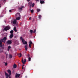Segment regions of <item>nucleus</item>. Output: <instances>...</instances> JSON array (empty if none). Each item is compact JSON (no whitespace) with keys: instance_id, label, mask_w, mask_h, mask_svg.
Wrapping results in <instances>:
<instances>
[{"instance_id":"nucleus-7","label":"nucleus","mask_w":78,"mask_h":78,"mask_svg":"<svg viewBox=\"0 0 78 78\" xmlns=\"http://www.w3.org/2000/svg\"><path fill=\"white\" fill-rule=\"evenodd\" d=\"M5 75L6 76V78H8V77H9V75H8V73H6V72H5Z\"/></svg>"},{"instance_id":"nucleus-31","label":"nucleus","mask_w":78,"mask_h":78,"mask_svg":"<svg viewBox=\"0 0 78 78\" xmlns=\"http://www.w3.org/2000/svg\"><path fill=\"white\" fill-rule=\"evenodd\" d=\"M34 4L33 3L32 4V8H33V7H34Z\"/></svg>"},{"instance_id":"nucleus-38","label":"nucleus","mask_w":78,"mask_h":78,"mask_svg":"<svg viewBox=\"0 0 78 78\" xmlns=\"http://www.w3.org/2000/svg\"><path fill=\"white\" fill-rule=\"evenodd\" d=\"M22 69H23V66L22 67Z\"/></svg>"},{"instance_id":"nucleus-40","label":"nucleus","mask_w":78,"mask_h":78,"mask_svg":"<svg viewBox=\"0 0 78 78\" xmlns=\"http://www.w3.org/2000/svg\"><path fill=\"white\" fill-rule=\"evenodd\" d=\"M9 78H11L10 76H9Z\"/></svg>"},{"instance_id":"nucleus-32","label":"nucleus","mask_w":78,"mask_h":78,"mask_svg":"<svg viewBox=\"0 0 78 78\" xmlns=\"http://www.w3.org/2000/svg\"><path fill=\"white\" fill-rule=\"evenodd\" d=\"M29 47H30V48H31V44H29Z\"/></svg>"},{"instance_id":"nucleus-39","label":"nucleus","mask_w":78,"mask_h":78,"mask_svg":"<svg viewBox=\"0 0 78 78\" xmlns=\"http://www.w3.org/2000/svg\"><path fill=\"white\" fill-rule=\"evenodd\" d=\"M30 0H27V1H28V2H29V1H30Z\"/></svg>"},{"instance_id":"nucleus-33","label":"nucleus","mask_w":78,"mask_h":78,"mask_svg":"<svg viewBox=\"0 0 78 78\" xmlns=\"http://www.w3.org/2000/svg\"><path fill=\"white\" fill-rule=\"evenodd\" d=\"M27 56L28 57H30V55L29 54H28L27 55Z\"/></svg>"},{"instance_id":"nucleus-21","label":"nucleus","mask_w":78,"mask_h":78,"mask_svg":"<svg viewBox=\"0 0 78 78\" xmlns=\"http://www.w3.org/2000/svg\"><path fill=\"white\" fill-rule=\"evenodd\" d=\"M7 39V38L6 37H4L3 40V41H6V40Z\"/></svg>"},{"instance_id":"nucleus-23","label":"nucleus","mask_w":78,"mask_h":78,"mask_svg":"<svg viewBox=\"0 0 78 78\" xmlns=\"http://www.w3.org/2000/svg\"><path fill=\"white\" fill-rule=\"evenodd\" d=\"M22 10V7H21L19 9V11Z\"/></svg>"},{"instance_id":"nucleus-14","label":"nucleus","mask_w":78,"mask_h":78,"mask_svg":"<svg viewBox=\"0 0 78 78\" xmlns=\"http://www.w3.org/2000/svg\"><path fill=\"white\" fill-rule=\"evenodd\" d=\"M40 3L41 4L44 3V1L43 0H40Z\"/></svg>"},{"instance_id":"nucleus-35","label":"nucleus","mask_w":78,"mask_h":78,"mask_svg":"<svg viewBox=\"0 0 78 78\" xmlns=\"http://www.w3.org/2000/svg\"><path fill=\"white\" fill-rule=\"evenodd\" d=\"M29 20H31V18L30 17L29 18Z\"/></svg>"},{"instance_id":"nucleus-8","label":"nucleus","mask_w":78,"mask_h":78,"mask_svg":"<svg viewBox=\"0 0 78 78\" xmlns=\"http://www.w3.org/2000/svg\"><path fill=\"white\" fill-rule=\"evenodd\" d=\"M20 76V74H16L15 75L16 78H18V77H19Z\"/></svg>"},{"instance_id":"nucleus-24","label":"nucleus","mask_w":78,"mask_h":78,"mask_svg":"<svg viewBox=\"0 0 78 78\" xmlns=\"http://www.w3.org/2000/svg\"><path fill=\"white\" fill-rule=\"evenodd\" d=\"M30 11L31 13H33V12L34 11V10H33V9L30 10Z\"/></svg>"},{"instance_id":"nucleus-30","label":"nucleus","mask_w":78,"mask_h":78,"mask_svg":"<svg viewBox=\"0 0 78 78\" xmlns=\"http://www.w3.org/2000/svg\"><path fill=\"white\" fill-rule=\"evenodd\" d=\"M36 30L35 29L34 31V33H36Z\"/></svg>"},{"instance_id":"nucleus-26","label":"nucleus","mask_w":78,"mask_h":78,"mask_svg":"<svg viewBox=\"0 0 78 78\" xmlns=\"http://www.w3.org/2000/svg\"><path fill=\"white\" fill-rule=\"evenodd\" d=\"M12 55H9V58H12Z\"/></svg>"},{"instance_id":"nucleus-34","label":"nucleus","mask_w":78,"mask_h":78,"mask_svg":"<svg viewBox=\"0 0 78 78\" xmlns=\"http://www.w3.org/2000/svg\"><path fill=\"white\" fill-rule=\"evenodd\" d=\"M5 66H7V63H5Z\"/></svg>"},{"instance_id":"nucleus-12","label":"nucleus","mask_w":78,"mask_h":78,"mask_svg":"<svg viewBox=\"0 0 78 78\" xmlns=\"http://www.w3.org/2000/svg\"><path fill=\"white\" fill-rule=\"evenodd\" d=\"M25 48L26 50V51H27V50L28 49V45H26L25 46Z\"/></svg>"},{"instance_id":"nucleus-37","label":"nucleus","mask_w":78,"mask_h":78,"mask_svg":"<svg viewBox=\"0 0 78 78\" xmlns=\"http://www.w3.org/2000/svg\"><path fill=\"white\" fill-rule=\"evenodd\" d=\"M9 12H11V10H9Z\"/></svg>"},{"instance_id":"nucleus-36","label":"nucleus","mask_w":78,"mask_h":78,"mask_svg":"<svg viewBox=\"0 0 78 78\" xmlns=\"http://www.w3.org/2000/svg\"><path fill=\"white\" fill-rule=\"evenodd\" d=\"M5 41H3V42H4V43H5Z\"/></svg>"},{"instance_id":"nucleus-5","label":"nucleus","mask_w":78,"mask_h":78,"mask_svg":"<svg viewBox=\"0 0 78 78\" xmlns=\"http://www.w3.org/2000/svg\"><path fill=\"white\" fill-rule=\"evenodd\" d=\"M32 5V2H29L28 3V6H30V8H31Z\"/></svg>"},{"instance_id":"nucleus-25","label":"nucleus","mask_w":78,"mask_h":78,"mask_svg":"<svg viewBox=\"0 0 78 78\" xmlns=\"http://www.w3.org/2000/svg\"><path fill=\"white\" fill-rule=\"evenodd\" d=\"M41 15H39V16H38V18H39V19H41Z\"/></svg>"},{"instance_id":"nucleus-13","label":"nucleus","mask_w":78,"mask_h":78,"mask_svg":"<svg viewBox=\"0 0 78 78\" xmlns=\"http://www.w3.org/2000/svg\"><path fill=\"white\" fill-rule=\"evenodd\" d=\"M16 20H19L20 19V17H17L16 18Z\"/></svg>"},{"instance_id":"nucleus-22","label":"nucleus","mask_w":78,"mask_h":78,"mask_svg":"<svg viewBox=\"0 0 78 78\" xmlns=\"http://www.w3.org/2000/svg\"><path fill=\"white\" fill-rule=\"evenodd\" d=\"M18 56L19 57H21V56H22V54H18Z\"/></svg>"},{"instance_id":"nucleus-9","label":"nucleus","mask_w":78,"mask_h":78,"mask_svg":"<svg viewBox=\"0 0 78 78\" xmlns=\"http://www.w3.org/2000/svg\"><path fill=\"white\" fill-rule=\"evenodd\" d=\"M7 71L9 73V75L10 76V75H11V70H8Z\"/></svg>"},{"instance_id":"nucleus-18","label":"nucleus","mask_w":78,"mask_h":78,"mask_svg":"<svg viewBox=\"0 0 78 78\" xmlns=\"http://www.w3.org/2000/svg\"><path fill=\"white\" fill-rule=\"evenodd\" d=\"M30 31L31 34H32V33H33V30H30Z\"/></svg>"},{"instance_id":"nucleus-42","label":"nucleus","mask_w":78,"mask_h":78,"mask_svg":"<svg viewBox=\"0 0 78 78\" xmlns=\"http://www.w3.org/2000/svg\"><path fill=\"white\" fill-rule=\"evenodd\" d=\"M0 7H1V6L0 5Z\"/></svg>"},{"instance_id":"nucleus-11","label":"nucleus","mask_w":78,"mask_h":78,"mask_svg":"<svg viewBox=\"0 0 78 78\" xmlns=\"http://www.w3.org/2000/svg\"><path fill=\"white\" fill-rule=\"evenodd\" d=\"M13 36H14V35L13 34H11L9 36V37L11 39V38H12V37H13Z\"/></svg>"},{"instance_id":"nucleus-28","label":"nucleus","mask_w":78,"mask_h":78,"mask_svg":"<svg viewBox=\"0 0 78 78\" xmlns=\"http://www.w3.org/2000/svg\"><path fill=\"white\" fill-rule=\"evenodd\" d=\"M10 33H11V34H12V33H13V30H11L10 31Z\"/></svg>"},{"instance_id":"nucleus-16","label":"nucleus","mask_w":78,"mask_h":78,"mask_svg":"<svg viewBox=\"0 0 78 78\" xmlns=\"http://www.w3.org/2000/svg\"><path fill=\"white\" fill-rule=\"evenodd\" d=\"M13 30L15 32H17V29H16V27H14V28H13Z\"/></svg>"},{"instance_id":"nucleus-6","label":"nucleus","mask_w":78,"mask_h":78,"mask_svg":"<svg viewBox=\"0 0 78 78\" xmlns=\"http://www.w3.org/2000/svg\"><path fill=\"white\" fill-rule=\"evenodd\" d=\"M3 39H2L0 40V46L1 47H2V43H3Z\"/></svg>"},{"instance_id":"nucleus-3","label":"nucleus","mask_w":78,"mask_h":78,"mask_svg":"<svg viewBox=\"0 0 78 78\" xmlns=\"http://www.w3.org/2000/svg\"><path fill=\"white\" fill-rule=\"evenodd\" d=\"M12 43V40H8L6 42L7 44L10 45V44H11Z\"/></svg>"},{"instance_id":"nucleus-1","label":"nucleus","mask_w":78,"mask_h":78,"mask_svg":"<svg viewBox=\"0 0 78 78\" xmlns=\"http://www.w3.org/2000/svg\"><path fill=\"white\" fill-rule=\"evenodd\" d=\"M20 39L22 41V42H23V44H27V42L25 41V40L23 39V38H22V37H20Z\"/></svg>"},{"instance_id":"nucleus-41","label":"nucleus","mask_w":78,"mask_h":78,"mask_svg":"<svg viewBox=\"0 0 78 78\" xmlns=\"http://www.w3.org/2000/svg\"><path fill=\"white\" fill-rule=\"evenodd\" d=\"M23 66H24V65H23Z\"/></svg>"},{"instance_id":"nucleus-20","label":"nucleus","mask_w":78,"mask_h":78,"mask_svg":"<svg viewBox=\"0 0 78 78\" xmlns=\"http://www.w3.org/2000/svg\"><path fill=\"white\" fill-rule=\"evenodd\" d=\"M37 12H39L40 11H41V9H37Z\"/></svg>"},{"instance_id":"nucleus-2","label":"nucleus","mask_w":78,"mask_h":78,"mask_svg":"<svg viewBox=\"0 0 78 78\" xmlns=\"http://www.w3.org/2000/svg\"><path fill=\"white\" fill-rule=\"evenodd\" d=\"M10 29V27L8 26H6L4 29V30L5 31H7V30H9Z\"/></svg>"},{"instance_id":"nucleus-15","label":"nucleus","mask_w":78,"mask_h":78,"mask_svg":"<svg viewBox=\"0 0 78 78\" xmlns=\"http://www.w3.org/2000/svg\"><path fill=\"white\" fill-rule=\"evenodd\" d=\"M16 20H15L13 21V24H16Z\"/></svg>"},{"instance_id":"nucleus-29","label":"nucleus","mask_w":78,"mask_h":78,"mask_svg":"<svg viewBox=\"0 0 78 78\" xmlns=\"http://www.w3.org/2000/svg\"><path fill=\"white\" fill-rule=\"evenodd\" d=\"M28 60L29 61H31V58L30 57L29 58Z\"/></svg>"},{"instance_id":"nucleus-19","label":"nucleus","mask_w":78,"mask_h":78,"mask_svg":"<svg viewBox=\"0 0 78 78\" xmlns=\"http://www.w3.org/2000/svg\"><path fill=\"white\" fill-rule=\"evenodd\" d=\"M11 47H10V46H9L8 47V51H9V50L10 48H11Z\"/></svg>"},{"instance_id":"nucleus-27","label":"nucleus","mask_w":78,"mask_h":78,"mask_svg":"<svg viewBox=\"0 0 78 78\" xmlns=\"http://www.w3.org/2000/svg\"><path fill=\"white\" fill-rule=\"evenodd\" d=\"M33 44V43H32V42L30 41L29 44H30V45H31V44Z\"/></svg>"},{"instance_id":"nucleus-4","label":"nucleus","mask_w":78,"mask_h":78,"mask_svg":"<svg viewBox=\"0 0 78 78\" xmlns=\"http://www.w3.org/2000/svg\"><path fill=\"white\" fill-rule=\"evenodd\" d=\"M15 16L17 17H20V14L19 13H17L16 15Z\"/></svg>"},{"instance_id":"nucleus-10","label":"nucleus","mask_w":78,"mask_h":78,"mask_svg":"<svg viewBox=\"0 0 78 78\" xmlns=\"http://www.w3.org/2000/svg\"><path fill=\"white\" fill-rule=\"evenodd\" d=\"M26 62H27V61L26 60V59H24V61L23 60V59H22V63H23V64H25V63Z\"/></svg>"},{"instance_id":"nucleus-17","label":"nucleus","mask_w":78,"mask_h":78,"mask_svg":"<svg viewBox=\"0 0 78 78\" xmlns=\"http://www.w3.org/2000/svg\"><path fill=\"white\" fill-rule=\"evenodd\" d=\"M17 67V65H16V64H14L13 65V68H16Z\"/></svg>"}]
</instances>
